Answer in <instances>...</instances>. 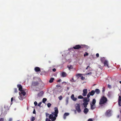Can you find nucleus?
Here are the masks:
<instances>
[{
    "mask_svg": "<svg viewBox=\"0 0 121 121\" xmlns=\"http://www.w3.org/2000/svg\"><path fill=\"white\" fill-rule=\"evenodd\" d=\"M34 69L36 72H37L40 71V68L38 67H35Z\"/></svg>",
    "mask_w": 121,
    "mask_h": 121,
    "instance_id": "obj_16",
    "label": "nucleus"
},
{
    "mask_svg": "<svg viewBox=\"0 0 121 121\" xmlns=\"http://www.w3.org/2000/svg\"><path fill=\"white\" fill-rule=\"evenodd\" d=\"M118 104L120 106H121V97L120 96L118 98Z\"/></svg>",
    "mask_w": 121,
    "mask_h": 121,
    "instance_id": "obj_17",
    "label": "nucleus"
},
{
    "mask_svg": "<svg viewBox=\"0 0 121 121\" xmlns=\"http://www.w3.org/2000/svg\"><path fill=\"white\" fill-rule=\"evenodd\" d=\"M61 81V79H60L58 80L57 81V82H60Z\"/></svg>",
    "mask_w": 121,
    "mask_h": 121,
    "instance_id": "obj_44",
    "label": "nucleus"
},
{
    "mask_svg": "<svg viewBox=\"0 0 121 121\" xmlns=\"http://www.w3.org/2000/svg\"><path fill=\"white\" fill-rule=\"evenodd\" d=\"M95 91L97 92V93L98 92V89H96L95 90Z\"/></svg>",
    "mask_w": 121,
    "mask_h": 121,
    "instance_id": "obj_48",
    "label": "nucleus"
},
{
    "mask_svg": "<svg viewBox=\"0 0 121 121\" xmlns=\"http://www.w3.org/2000/svg\"><path fill=\"white\" fill-rule=\"evenodd\" d=\"M96 56H97V57H98V53H97L96 54Z\"/></svg>",
    "mask_w": 121,
    "mask_h": 121,
    "instance_id": "obj_51",
    "label": "nucleus"
},
{
    "mask_svg": "<svg viewBox=\"0 0 121 121\" xmlns=\"http://www.w3.org/2000/svg\"><path fill=\"white\" fill-rule=\"evenodd\" d=\"M71 98L74 101H75L77 99V98L74 97V95L73 94L71 96Z\"/></svg>",
    "mask_w": 121,
    "mask_h": 121,
    "instance_id": "obj_14",
    "label": "nucleus"
},
{
    "mask_svg": "<svg viewBox=\"0 0 121 121\" xmlns=\"http://www.w3.org/2000/svg\"><path fill=\"white\" fill-rule=\"evenodd\" d=\"M39 83L38 81H33L32 82L31 86L32 87H36L38 86Z\"/></svg>",
    "mask_w": 121,
    "mask_h": 121,
    "instance_id": "obj_7",
    "label": "nucleus"
},
{
    "mask_svg": "<svg viewBox=\"0 0 121 121\" xmlns=\"http://www.w3.org/2000/svg\"><path fill=\"white\" fill-rule=\"evenodd\" d=\"M80 77H81V79L82 80H84L85 78L84 77L82 76Z\"/></svg>",
    "mask_w": 121,
    "mask_h": 121,
    "instance_id": "obj_35",
    "label": "nucleus"
},
{
    "mask_svg": "<svg viewBox=\"0 0 121 121\" xmlns=\"http://www.w3.org/2000/svg\"><path fill=\"white\" fill-rule=\"evenodd\" d=\"M40 82L41 85H40L39 87H41L44 86V84L41 80H40Z\"/></svg>",
    "mask_w": 121,
    "mask_h": 121,
    "instance_id": "obj_20",
    "label": "nucleus"
},
{
    "mask_svg": "<svg viewBox=\"0 0 121 121\" xmlns=\"http://www.w3.org/2000/svg\"><path fill=\"white\" fill-rule=\"evenodd\" d=\"M58 98L60 100H61L62 98V97L61 95H60L58 97Z\"/></svg>",
    "mask_w": 121,
    "mask_h": 121,
    "instance_id": "obj_33",
    "label": "nucleus"
},
{
    "mask_svg": "<svg viewBox=\"0 0 121 121\" xmlns=\"http://www.w3.org/2000/svg\"><path fill=\"white\" fill-rule=\"evenodd\" d=\"M111 110H107L106 113V116L109 117L111 115Z\"/></svg>",
    "mask_w": 121,
    "mask_h": 121,
    "instance_id": "obj_9",
    "label": "nucleus"
},
{
    "mask_svg": "<svg viewBox=\"0 0 121 121\" xmlns=\"http://www.w3.org/2000/svg\"><path fill=\"white\" fill-rule=\"evenodd\" d=\"M4 108H5V109L6 110H8L9 109V107L7 105H5L4 106Z\"/></svg>",
    "mask_w": 121,
    "mask_h": 121,
    "instance_id": "obj_24",
    "label": "nucleus"
},
{
    "mask_svg": "<svg viewBox=\"0 0 121 121\" xmlns=\"http://www.w3.org/2000/svg\"><path fill=\"white\" fill-rule=\"evenodd\" d=\"M90 64H89V65H88V66L87 67H86V69H88V68L89 67H90Z\"/></svg>",
    "mask_w": 121,
    "mask_h": 121,
    "instance_id": "obj_45",
    "label": "nucleus"
},
{
    "mask_svg": "<svg viewBox=\"0 0 121 121\" xmlns=\"http://www.w3.org/2000/svg\"><path fill=\"white\" fill-rule=\"evenodd\" d=\"M92 74V73L91 72H90L89 73H88L87 74V75H91Z\"/></svg>",
    "mask_w": 121,
    "mask_h": 121,
    "instance_id": "obj_49",
    "label": "nucleus"
},
{
    "mask_svg": "<svg viewBox=\"0 0 121 121\" xmlns=\"http://www.w3.org/2000/svg\"><path fill=\"white\" fill-rule=\"evenodd\" d=\"M52 71L54 72H55L56 71V69L55 68H54L52 69Z\"/></svg>",
    "mask_w": 121,
    "mask_h": 121,
    "instance_id": "obj_46",
    "label": "nucleus"
},
{
    "mask_svg": "<svg viewBox=\"0 0 121 121\" xmlns=\"http://www.w3.org/2000/svg\"><path fill=\"white\" fill-rule=\"evenodd\" d=\"M13 100V98L12 97L11 99V101L12 102Z\"/></svg>",
    "mask_w": 121,
    "mask_h": 121,
    "instance_id": "obj_52",
    "label": "nucleus"
},
{
    "mask_svg": "<svg viewBox=\"0 0 121 121\" xmlns=\"http://www.w3.org/2000/svg\"><path fill=\"white\" fill-rule=\"evenodd\" d=\"M107 101V98L104 96H103L101 98L100 100L99 104H104L106 103Z\"/></svg>",
    "mask_w": 121,
    "mask_h": 121,
    "instance_id": "obj_3",
    "label": "nucleus"
},
{
    "mask_svg": "<svg viewBox=\"0 0 121 121\" xmlns=\"http://www.w3.org/2000/svg\"><path fill=\"white\" fill-rule=\"evenodd\" d=\"M71 81L72 82H75V81L74 80L73 78L71 80Z\"/></svg>",
    "mask_w": 121,
    "mask_h": 121,
    "instance_id": "obj_36",
    "label": "nucleus"
},
{
    "mask_svg": "<svg viewBox=\"0 0 121 121\" xmlns=\"http://www.w3.org/2000/svg\"><path fill=\"white\" fill-rule=\"evenodd\" d=\"M96 103V100L95 99H93L92 100V104L93 105H94Z\"/></svg>",
    "mask_w": 121,
    "mask_h": 121,
    "instance_id": "obj_25",
    "label": "nucleus"
},
{
    "mask_svg": "<svg viewBox=\"0 0 121 121\" xmlns=\"http://www.w3.org/2000/svg\"><path fill=\"white\" fill-rule=\"evenodd\" d=\"M35 120V118L34 117H32L30 118L31 121H34Z\"/></svg>",
    "mask_w": 121,
    "mask_h": 121,
    "instance_id": "obj_27",
    "label": "nucleus"
},
{
    "mask_svg": "<svg viewBox=\"0 0 121 121\" xmlns=\"http://www.w3.org/2000/svg\"><path fill=\"white\" fill-rule=\"evenodd\" d=\"M75 108L78 113H80L81 111L80 106L79 104H77L75 105Z\"/></svg>",
    "mask_w": 121,
    "mask_h": 121,
    "instance_id": "obj_5",
    "label": "nucleus"
},
{
    "mask_svg": "<svg viewBox=\"0 0 121 121\" xmlns=\"http://www.w3.org/2000/svg\"><path fill=\"white\" fill-rule=\"evenodd\" d=\"M21 91V93H21V95L22 94L23 96H24L26 94V92H25L24 90H22Z\"/></svg>",
    "mask_w": 121,
    "mask_h": 121,
    "instance_id": "obj_19",
    "label": "nucleus"
},
{
    "mask_svg": "<svg viewBox=\"0 0 121 121\" xmlns=\"http://www.w3.org/2000/svg\"><path fill=\"white\" fill-rule=\"evenodd\" d=\"M4 118H0V121H4Z\"/></svg>",
    "mask_w": 121,
    "mask_h": 121,
    "instance_id": "obj_37",
    "label": "nucleus"
},
{
    "mask_svg": "<svg viewBox=\"0 0 121 121\" xmlns=\"http://www.w3.org/2000/svg\"><path fill=\"white\" fill-rule=\"evenodd\" d=\"M89 101L90 99L89 98H87L86 97L84 98L83 100V101L84 102L83 104L85 108H86L87 107V105L88 104V102H89Z\"/></svg>",
    "mask_w": 121,
    "mask_h": 121,
    "instance_id": "obj_2",
    "label": "nucleus"
},
{
    "mask_svg": "<svg viewBox=\"0 0 121 121\" xmlns=\"http://www.w3.org/2000/svg\"><path fill=\"white\" fill-rule=\"evenodd\" d=\"M102 62H104V66H107L109 67L108 64V61L104 59V58H102L101 60Z\"/></svg>",
    "mask_w": 121,
    "mask_h": 121,
    "instance_id": "obj_6",
    "label": "nucleus"
},
{
    "mask_svg": "<svg viewBox=\"0 0 121 121\" xmlns=\"http://www.w3.org/2000/svg\"><path fill=\"white\" fill-rule=\"evenodd\" d=\"M89 111L88 109L87 108H85L84 109L83 112L85 114H86Z\"/></svg>",
    "mask_w": 121,
    "mask_h": 121,
    "instance_id": "obj_18",
    "label": "nucleus"
},
{
    "mask_svg": "<svg viewBox=\"0 0 121 121\" xmlns=\"http://www.w3.org/2000/svg\"><path fill=\"white\" fill-rule=\"evenodd\" d=\"M67 89L68 90L69 89V87H68L67 88Z\"/></svg>",
    "mask_w": 121,
    "mask_h": 121,
    "instance_id": "obj_55",
    "label": "nucleus"
},
{
    "mask_svg": "<svg viewBox=\"0 0 121 121\" xmlns=\"http://www.w3.org/2000/svg\"><path fill=\"white\" fill-rule=\"evenodd\" d=\"M12 104V103H11V104Z\"/></svg>",
    "mask_w": 121,
    "mask_h": 121,
    "instance_id": "obj_57",
    "label": "nucleus"
},
{
    "mask_svg": "<svg viewBox=\"0 0 121 121\" xmlns=\"http://www.w3.org/2000/svg\"><path fill=\"white\" fill-rule=\"evenodd\" d=\"M66 102L67 104L68 102V99H67L66 100Z\"/></svg>",
    "mask_w": 121,
    "mask_h": 121,
    "instance_id": "obj_42",
    "label": "nucleus"
},
{
    "mask_svg": "<svg viewBox=\"0 0 121 121\" xmlns=\"http://www.w3.org/2000/svg\"><path fill=\"white\" fill-rule=\"evenodd\" d=\"M61 76L62 77H65L67 76V74L65 72H63L61 74Z\"/></svg>",
    "mask_w": 121,
    "mask_h": 121,
    "instance_id": "obj_10",
    "label": "nucleus"
},
{
    "mask_svg": "<svg viewBox=\"0 0 121 121\" xmlns=\"http://www.w3.org/2000/svg\"><path fill=\"white\" fill-rule=\"evenodd\" d=\"M34 104L35 106H36L37 104V102L35 101L34 103Z\"/></svg>",
    "mask_w": 121,
    "mask_h": 121,
    "instance_id": "obj_38",
    "label": "nucleus"
},
{
    "mask_svg": "<svg viewBox=\"0 0 121 121\" xmlns=\"http://www.w3.org/2000/svg\"><path fill=\"white\" fill-rule=\"evenodd\" d=\"M41 102H39L38 104V106H40L41 105Z\"/></svg>",
    "mask_w": 121,
    "mask_h": 121,
    "instance_id": "obj_40",
    "label": "nucleus"
},
{
    "mask_svg": "<svg viewBox=\"0 0 121 121\" xmlns=\"http://www.w3.org/2000/svg\"><path fill=\"white\" fill-rule=\"evenodd\" d=\"M91 108L92 109H93L95 108V106L94 105H93L92 104H91Z\"/></svg>",
    "mask_w": 121,
    "mask_h": 121,
    "instance_id": "obj_23",
    "label": "nucleus"
},
{
    "mask_svg": "<svg viewBox=\"0 0 121 121\" xmlns=\"http://www.w3.org/2000/svg\"><path fill=\"white\" fill-rule=\"evenodd\" d=\"M43 91H41L38 94V96L39 97H41L43 96Z\"/></svg>",
    "mask_w": 121,
    "mask_h": 121,
    "instance_id": "obj_13",
    "label": "nucleus"
},
{
    "mask_svg": "<svg viewBox=\"0 0 121 121\" xmlns=\"http://www.w3.org/2000/svg\"><path fill=\"white\" fill-rule=\"evenodd\" d=\"M68 67L69 70H70L71 69H72V66H71L69 67L68 66Z\"/></svg>",
    "mask_w": 121,
    "mask_h": 121,
    "instance_id": "obj_39",
    "label": "nucleus"
},
{
    "mask_svg": "<svg viewBox=\"0 0 121 121\" xmlns=\"http://www.w3.org/2000/svg\"><path fill=\"white\" fill-rule=\"evenodd\" d=\"M89 68V69L90 70H91V67L90 66L88 68Z\"/></svg>",
    "mask_w": 121,
    "mask_h": 121,
    "instance_id": "obj_53",
    "label": "nucleus"
},
{
    "mask_svg": "<svg viewBox=\"0 0 121 121\" xmlns=\"http://www.w3.org/2000/svg\"><path fill=\"white\" fill-rule=\"evenodd\" d=\"M83 93L82 95L83 96H86L87 93V89H85L83 90Z\"/></svg>",
    "mask_w": 121,
    "mask_h": 121,
    "instance_id": "obj_8",
    "label": "nucleus"
},
{
    "mask_svg": "<svg viewBox=\"0 0 121 121\" xmlns=\"http://www.w3.org/2000/svg\"><path fill=\"white\" fill-rule=\"evenodd\" d=\"M14 91L15 93H17V89L16 88L14 89Z\"/></svg>",
    "mask_w": 121,
    "mask_h": 121,
    "instance_id": "obj_31",
    "label": "nucleus"
},
{
    "mask_svg": "<svg viewBox=\"0 0 121 121\" xmlns=\"http://www.w3.org/2000/svg\"><path fill=\"white\" fill-rule=\"evenodd\" d=\"M120 83L121 84V81H120Z\"/></svg>",
    "mask_w": 121,
    "mask_h": 121,
    "instance_id": "obj_56",
    "label": "nucleus"
},
{
    "mask_svg": "<svg viewBox=\"0 0 121 121\" xmlns=\"http://www.w3.org/2000/svg\"><path fill=\"white\" fill-rule=\"evenodd\" d=\"M33 113L35 114V110L34 109V111L33 112Z\"/></svg>",
    "mask_w": 121,
    "mask_h": 121,
    "instance_id": "obj_50",
    "label": "nucleus"
},
{
    "mask_svg": "<svg viewBox=\"0 0 121 121\" xmlns=\"http://www.w3.org/2000/svg\"><path fill=\"white\" fill-rule=\"evenodd\" d=\"M54 79V78H51L49 81V82L50 83H52V82H53Z\"/></svg>",
    "mask_w": 121,
    "mask_h": 121,
    "instance_id": "obj_22",
    "label": "nucleus"
},
{
    "mask_svg": "<svg viewBox=\"0 0 121 121\" xmlns=\"http://www.w3.org/2000/svg\"><path fill=\"white\" fill-rule=\"evenodd\" d=\"M54 109V112H52V114L49 115L48 113H46V116L47 118L46 119V121H51L50 119H51L52 121H54L56 119V117L58 116V111L57 108L55 107Z\"/></svg>",
    "mask_w": 121,
    "mask_h": 121,
    "instance_id": "obj_1",
    "label": "nucleus"
},
{
    "mask_svg": "<svg viewBox=\"0 0 121 121\" xmlns=\"http://www.w3.org/2000/svg\"><path fill=\"white\" fill-rule=\"evenodd\" d=\"M88 121H93V120L91 118H90L88 119Z\"/></svg>",
    "mask_w": 121,
    "mask_h": 121,
    "instance_id": "obj_41",
    "label": "nucleus"
},
{
    "mask_svg": "<svg viewBox=\"0 0 121 121\" xmlns=\"http://www.w3.org/2000/svg\"><path fill=\"white\" fill-rule=\"evenodd\" d=\"M78 98L79 99H84V98L82 95H80L78 96Z\"/></svg>",
    "mask_w": 121,
    "mask_h": 121,
    "instance_id": "obj_28",
    "label": "nucleus"
},
{
    "mask_svg": "<svg viewBox=\"0 0 121 121\" xmlns=\"http://www.w3.org/2000/svg\"><path fill=\"white\" fill-rule=\"evenodd\" d=\"M51 104L50 103H48L47 104V106L48 107L50 108L51 106Z\"/></svg>",
    "mask_w": 121,
    "mask_h": 121,
    "instance_id": "obj_34",
    "label": "nucleus"
},
{
    "mask_svg": "<svg viewBox=\"0 0 121 121\" xmlns=\"http://www.w3.org/2000/svg\"><path fill=\"white\" fill-rule=\"evenodd\" d=\"M12 121V119L11 118H9V121Z\"/></svg>",
    "mask_w": 121,
    "mask_h": 121,
    "instance_id": "obj_47",
    "label": "nucleus"
},
{
    "mask_svg": "<svg viewBox=\"0 0 121 121\" xmlns=\"http://www.w3.org/2000/svg\"><path fill=\"white\" fill-rule=\"evenodd\" d=\"M47 100V99L45 98H43V99L42 102L43 103H45V102H46Z\"/></svg>",
    "mask_w": 121,
    "mask_h": 121,
    "instance_id": "obj_26",
    "label": "nucleus"
},
{
    "mask_svg": "<svg viewBox=\"0 0 121 121\" xmlns=\"http://www.w3.org/2000/svg\"><path fill=\"white\" fill-rule=\"evenodd\" d=\"M82 75V74H79V73L78 74L76 75V76L77 77H78V78H79V77H81V76Z\"/></svg>",
    "mask_w": 121,
    "mask_h": 121,
    "instance_id": "obj_29",
    "label": "nucleus"
},
{
    "mask_svg": "<svg viewBox=\"0 0 121 121\" xmlns=\"http://www.w3.org/2000/svg\"><path fill=\"white\" fill-rule=\"evenodd\" d=\"M108 87L109 88H110L111 87V86L109 85H108Z\"/></svg>",
    "mask_w": 121,
    "mask_h": 121,
    "instance_id": "obj_43",
    "label": "nucleus"
},
{
    "mask_svg": "<svg viewBox=\"0 0 121 121\" xmlns=\"http://www.w3.org/2000/svg\"><path fill=\"white\" fill-rule=\"evenodd\" d=\"M90 94V93H89L87 94V98H89V97H90V95H91V94Z\"/></svg>",
    "mask_w": 121,
    "mask_h": 121,
    "instance_id": "obj_32",
    "label": "nucleus"
},
{
    "mask_svg": "<svg viewBox=\"0 0 121 121\" xmlns=\"http://www.w3.org/2000/svg\"><path fill=\"white\" fill-rule=\"evenodd\" d=\"M95 91L94 90H92L91 92H89V93H90V94L91 95L93 96L95 94Z\"/></svg>",
    "mask_w": 121,
    "mask_h": 121,
    "instance_id": "obj_21",
    "label": "nucleus"
},
{
    "mask_svg": "<svg viewBox=\"0 0 121 121\" xmlns=\"http://www.w3.org/2000/svg\"><path fill=\"white\" fill-rule=\"evenodd\" d=\"M56 86L57 87H60V85L58 86V85H56Z\"/></svg>",
    "mask_w": 121,
    "mask_h": 121,
    "instance_id": "obj_54",
    "label": "nucleus"
},
{
    "mask_svg": "<svg viewBox=\"0 0 121 121\" xmlns=\"http://www.w3.org/2000/svg\"><path fill=\"white\" fill-rule=\"evenodd\" d=\"M85 47V45H77L73 47V48L75 49H79L80 48H83Z\"/></svg>",
    "mask_w": 121,
    "mask_h": 121,
    "instance_id": "obj_4",
    "label": "nucleus"
},
{
    "mask_svg": "<svg viewBox=\"0 0 121 121\" xmlns=\"http://www.w3.org/2000/svg\"><path fill=\"white\" fill-rule=\"evenodd\" d=\"M88 55V53H87L86 52L85 53V54H84V57H85L86 56H87Z\"/></svg>",
    "mask_w": 121,
    "mask_h": 121,
    "instance_id": "obj_30",
    "label": "nucleus"
},
{
    "mask_svg": "<svg viewBox=\"0 0 121 121\" xmlns=\"http://www.w3.org/2000/svg\"><path fill=\"white\" fill-rule=\"evenodd\" d=\"M19 96L18 97L19 99L20 100H23L24 99L23 96L22 95H21V94L20 93V92H19Z\"/></svg>",
    "mask_w": 121,
    "mask_h": 121,
    "instance_id": "obj_11",
    "label": "nucleus"
},
{
    "mask_svg": "<svg viewBox=\"0 0 121 121\" xmlns=\"http://www.w3.org/2000/svg\"><path fill=\"white\" fill-rule=\"evenodd\" d=\"M17 87L18 88V90L19 91H21L22 90V86L20 84H18L17 85Z\"/></svg>",
    "mask_w": 121,
    "mask_h": 121,
    "instance_id": "obj_12",
    "label": "nucleus"
},
{
    "mask_svg": "<svg viewBox=\"0 0 121 121\" xmlns=\"http://www.w3.org/2000/svg\"><path fill=\"white\" fill-rule=\"evenodd\" d=\"M69 113H68L66 112L63 115V118L64 119H65L66 118V117L69 115Z\"/></svg>",
    "mask_w": 121,
    "mask_h": 121,
    "instance_id": "obj_15",
    "label": "nucleus"
}]
</instances>
